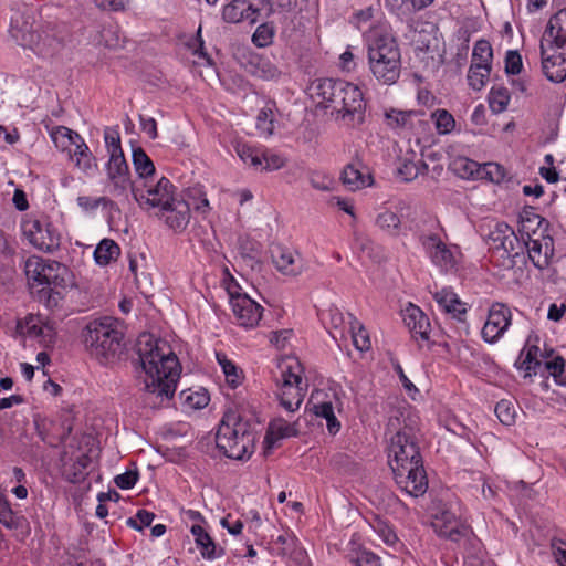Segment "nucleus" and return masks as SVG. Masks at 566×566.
<instances>
[{
  "mask_svg": "<svg viewBox=\"0 0 566 566\" xmlns=\"http://www.w3.org/2000/svg\"><path fill=\"white\" fill-rule=\"evenodd\" d=\"M217 360L222 368L227 382L235 388L242 381V371L230 360L226 354L217 353Z\"/></svg>",
  "mask_w": 566,
  "mask_h": 566,
  "instance_id": "58836bf2",
  "label": "nucleus"
},
{
  "mask_svg": "<svg viewBox=\"0 0 566 566\" xmlns=\"http://www.w3.org/2000/svg\"><path fill=\"white\" fill-rule=\"evenodd\" d=\"M24 522L23 516L17 515L12 509L10 507V504L8 500L0 503V523L9 528V530H18L22 526Z\"/></svg>",
  "mask_w": 566,
  "mask_h": 566,
  "instance_id": "c03bdc74",
  "label": "nucleus"
},
{
  "mask_svg": "<svg viewBox=\"0 0 566 566\" xmlns=\"http://www.w3.org/2000/svg\"><path fill=\"white\" fill-rule=\"evenodd\" d=\"M155 518V514L146 510H138L135 517L127 520V525L130 527L142 531L144 527L149 526Z\"/></svg>",
  "mask_w": 566,
  "mask_h": 566,
  "instance_id": "13d9d810",
  "label": "nucleus"
},
{
  "mask_svg": "<svg viewBox=\"0 0 566 566\" xmlns=\"http://www.w3.org/2000/svg\"><path fill=\"white\" fill-rule=\"evenodd\" d=\"M492 65H481L472 63L468 71V83L475 91L482 90L490 76Z\"/></svg>",
  "mask_w": 566,
  "mask_h": 566,
  "instance_id": "e433bc0d",
  "label": "nucleus"
},
{
  "mask_svg": "<svg viewBox=\"0 0 566 566\" xmlns=\"http://www.w3.org/2000/svg\"><path fill=\"white\" fill-rule=\"evenodd\" d=\"M353 562L356 566H381L380 558L367 549L359 551Z\"/></svg>",
  "mask_w": 566,
  "mask_h": 566,
  "instance_id": "052dcab7",
  "label": "nucleus"
},
{
  "mask_svg": "<svg viewBox=\"0 0 566 566\" xmlns=\"http://www.w3.org/2000/svg\"><path fill=\"white\" fill-rule=\"evenodd\" d=\"M490 108L493 113H502L510 102V93L505 87H493L489 96Z\"/></svg>",
  "mask_w": 566,
  "mask_h": 566,
  "instance_id": "a18cd8bd",
  "label": "nucleus"
},
{
  "mask_svg": "<svg viewBox=\"0 0 566 566\" xmlns=\"http://www.w3.org/2000/svg\"><path fill=\"white\" fill-rule=\"evenodd\" d=\"M285 165V159L270 150H262V165L259 166L260 170H277Z\"/></svg>",
  "mask_w": 566,
  "mask_h": 566,
  "instance_id": "864d4df0",
  "label": "nucleus"
},
{
  "mask_svg": "<svg viewBox=\"0 0 566 566\" xmlns=\"http://www.w3.org/2000/svg\"><path fill=\"white\" fill-rule=\"evenodd\" d=\"M136 353L146 374V402L157 407L170 400L180 377V364L168 343L145 333L137 339Z\"/></svg>",
  "mask_w": 566,
  "mask_h": 566,
  "instance_id": "f257e3e1",
  "label": "nucleus"
},
{
  "mask_svg": "<svg viewBox=\"0 0 566 566\" xmlns=\"http://www.w3.org/2000/svg\"><path fill=\"white\" fill-rule=\"evenodd\" d=\"M528 241L522 242V250H518V253L527 249V254L532 263L535 268L539 270H544L549 265V259L554 254L553 240L551 238L544 239V242L539 240H531L530 235Z\"/></svg>",
  "mask_w": 566,
  "mask_h": 566,
  "instance_id": "412c9836",
  "label": "nucleus"
},
{
  "mask_svg": "<svg viewBox=\"0 0 566 566\" xmlns=\"http://www.w3.org/2000/svg\"><path fill=\"white\" fill-rule=\"evenodd\" d=\"M266 8L271 10V4L266 0H233L223 7L222 19L228 23L248 20L253 24Z\"/></svg>",
  "mask_w": 566,
  "mask_h": 566,
  "instance_id": "4468645a",
  "label": "nucleus"
},
{
  "mask_svg": "<svg viewBox=\"0 0 566 566\" xmlns=\"http://www.w3.org/2000/svg\"><path fill=\"white\" fill-rule=\"evenodd\" d=\"M542 41L551 43V48L566 46V8L556 12L546 25Z\"/></svg>",
  "mask_w": 566,
  "mask_h": 566,
  "instance_id": "5701e85b",
  "label": "nucleus"
},
{
  "mask_svg": "<svg viewBox=\"0 0 566 566\" xmlns=\"http://www.w3.org/2000/svg\"><path fill=\"white\" fill-rule=\"evenodd\" d=\"M233 314L241 326L254 327L262 316V306L247 294L229 292Z\"/></svg>",
  "mask_w": 566,
  "mask_h": 566,
  "instance_id": "dca6fc26",
  "label": "nucleus"
},
{
  "mask_svg": "<svg viewBox=\"0 0 566 566\" xmlns=\"http://www.w3.org/2000/svg\"><path fill=\"white\" fill-rule=\"evenodd\" d=\"M24 238L36 249L53 252L60 248L61 234L46 218L27 217L21 222Z\"/></svg>",
  "mask_w": 566,
  "mask_h": 566,
  "instance_id": "1a4fd4ad",
  "label": "nucleus"
},
{
  "mask_svg": "<svg viewBox=\"0 0 566 566\" xmlns=\"http://www.w3.org/2000/svg\"><path fill=\"white\" fill-rule=\"evenodd\" d=\"M62 272H65V269L60 263L46 264L43 259L39 256H30L24 262V273L29 286L31 289L41 286L39 293L43 296L50 294L51 284L55 279L56 286L63 284Z\"/></svg>",
  "mask_w": 566,
  "mask_h": 566,
  "instance_id": "9d476101",
  "label": "nucleus"
},
{
  "mask_svg": "<svg viewBox=\"0 0 566 566\" xmlns=\"http://www.w3.org/2000/svg\"><path fill=\"white\" fill-rule=\"evenodd\" d=\"M75 144L69 151L72 159L75 160V165L84 172L90 171L93 167H96L95 158L92 155L88 146L85 144L81 136H75Z\"/></svg>",
  "mask_w": 566,
  "mask_h": 566,
  "instance_id": "cd10ccee",
  "label": "nucleus"
},
{
  "mask_svg": "<svg viewBox=\"0 0 566 566\" xmlns=\"http://www.w3.org/2000/svg\"><path fill=\"white\" fill-rule=\"evenodd\" d=\"M9 33L15 42L38 53H44L48 36L42 38L36 28L35 10L25 4L11 11Z\"/></svg>",
  "mask_w": 566,
  "mask_h": 566,
  "instance_id": "0eeeda50",
  "label": "nucleus"
},
{
  "mask_svg": "<svg viewBox=\"0 0 566 566\" xmlns=\"http://www.w3.org/2000/svg\"><path fill=\"white\" fill-rule=\"evenodd\" d=\"M140 127L148 135L150 139H156L158 136L157 133V123L153 117H144L139 115Z\"/></svg>",
  "mask_w": 566,
  "mask_h": 566,
  "instance_id": "338daca9",
  "label": "nucleus"
},
{
  "mask_svg": "<svg viewBox=\"0 0 566 566\" xmlns=\"http://www.w3.org/2000/svg\"><path fill=\"white\" fill-rule=\"evenodd\" d=\"M281 377L277 379L280 405L294 412L303 402L307 382L303 379V367L296 358H289L280 364Z\"/></svg>",
  "mask_w": 566,
  "mask_h": 566,
  "instance_id": "423d86ee",
  "label": "nucleus"
},
{
  "mask_svg": "<svg viewBox=\"0 0 566 566\" xmlns=\"http://www.w3.org/2000/svg\"><path fill=\"white\" fill-rule=\"evenodd\" d=\"M500 184L509 179L507 170L497 163H486L481 165L480 178Z\"/></svg>",
  "mask_w": 566,
  "mask_h": 566,
  "instance_id": "79ce46f5",
  "label": "nucleus"
},
{
  "mask_svg": "<svg viewBox=\"0 0 566 566\" xmlns=\"http://www.w3.org/2000/svg\"><path fill=\"white\" fill-rule=\"evenodd\" d=\"M565 367V360L563 357L557 356L551 361L545 363V368L554 377L555 381L559 385H566V380L563 378Z\"/></svg>",
  "mask_w": 566,
  "mask_h": 566,
  "instance_id": "4d7b16f0",
  "label": "nucleus"
},
{
  "mask_svg": "<svg viewBox=\"0 0 566 566\" xmlns=\"http://www.w3.org/2000/svg\"><path fill=\"white\" fill-rule=\"evenodd\" d=\"M422 245L432 262L439 266L453 265V253L437 234L424 235L421 239Z\"/></svg>",
  "mask_w": 566,
  "mask_h": 566,
  "instance_id": "b1692460",
  "label": "nucleus"
},
{
  "mask_svg": "<svg viewBox=\"0 0 566 566\" xmlns=\"http://www.w3.org/2000/svg\"><path fill=\"white\" fill-rule=\"evenodd\" d=\"M250 72L262 80H276L281 75V71L277 69L275 64H273L270 60L254 56L250 61Z\"/></svg>",
  "mask_w": 566,
  "mask_h": 566,
  "instance_id": "2f4dec72",
  "label": "nucleus"
},
{
  "mask_svg": "<svg viewBox=\"0 0 566 566\" xmlns=\"http://www.w3.org/2000/svg\"><path fill=\"white\" fill-rule=\"evenodd\" d=\"M258 128L263 133L271 135L273 133V119L271 111L262 109L258 115Z\"/></svg>",
  "mask_w": 566,
  "mask_h": 566,
  "instance_id": "0e129e2a",
  "label": "nucleus"
},
{
  "mask_svg": "<svg viewBox=\"0 0 566 566\" xmlns=\"http://www.w3.org/2000/svg\"><path fill=\"white\" fill-rule=\"evenodd\" d=\"M82 339L90 355L102 364L114 363L126 350L124 327L109 316L90 322L82 332Z\"/></svg>",
  "mask_w": 566,
  "mask_h": 566,
  "instance_id": "20e7f679",
  "label": "nucleus"
},
{
  "mask_svg": "<svg viewBox=\"0 0 566 566\" xmlns=\"http://www.w3.org/2000/svg\"><path fill=\"white\" fill-rule=\"evenodd\" d=\"M493 50L489 41L479 40L474 44L472 53V63L481 65H492Z\"/></svg>",
  "mask_w": 566,
  "mask_h": 566,
  "instance_id": "37998d69",
  "label": "nucleus"
},
{
  "mask_svg": "<svg viewBox=\"0 0 566 566\" xmlns=\"http://www.w3.org/2000/svg\"><path fill=\"white\" fill-rule=\"evenodd\" d=\"M313 411L317 417L324 418L327 423L328 432L335 434L340 429V423L334 413V407L332 402H322L314 405Z\"/></svg>",
  "mask_w": 566,
  "mask_h": 566,
  "instance_id": "a19ab883",
  "label": "nucleus"
},
{
  "mask_svg": "<svg viewBox=\"0 0 566 566\" xmlns=\"http://www.w3.org/2000/svg\"><path fill=\"white\" fill-rule=\"evenodd\" d=\"M255 432L249 419L234 410L227 411L219 424L216 443L229 459L242 460L253 451Z\"/></svg>",
  "mask_w": 566,
  "mask_h": 566,
  "instance_id": "39448f33",
  "label": "nucleus"
},
{
  "mask_svg": "<svg viewBox=\"0 0 566 566\" xmlns=\"http://www.w3.org/2000/svg\"><path fill=\"white\" fill-rule=\"evenodd\" d=\"M418 432L405 424L391 437L388 463L398 486L408 495L418 497L428 490L427 474L418 444Z\"/></svg>",
  "mask_w": 566,
  "mask_h": 566,
  "instance_id": "f03ea898",
  "label": "nucleus"
},
{
  "mask_svg": "<svg viewBox=\"0 0 566 566\" xmlns=\"http://www.w3.org/2000/svg\"><path fill=\"white\" fill-rule=\"evenodd\" d=\"M76 201H77V205L86 211L94 210V209L98 208L99 206H103V207H113L114 206V202L106 197L93 198V197H88V196H80V197H77Z\"/></svg>",
  "mask_w": 566,
  "mask_h": 566,
  "instance_id": "5fc2aeb1",
  "label": "nucleus"
},
{
  "mask_svg": "<svg viewBox=\"0 0 566 566\" xmlns=\"http://www.w3.org/2000/svg\"><path fill=\"white\" fill-rule=\"evenodd\" d=\"M365 101L361 90L347 82L340 96V107L337 114V120L340 119L348 125L360 124L364 120Z\"/></svg>",
  "mask_w": 566,
  "mask_h": 566,
  "instance_id": "f8f14e48",
  "label": "nucleus"
},
{
  "mask_svg": "<svg viewBox=\"0 0 566 566\" xmlns=\"http://www.w3.org/2000/svg\"><path fill=\"white\" fill-rule=\"evenodd\" d=\"M432 527L439 536L455 543L469 534L468 526L463 525L455 514L450 511H442L439 515H436L432 521Z\"/></svg>",
  "mask_w": 566,
  "mask_h": 566,
  "instance_id": "a211bd4d",
  "label": "nucleus"
},
{
  "mask_svg": "<svg viewBox=\"0 0 566 566\" xmlns=\"http://www.w3.org/2000/svg\"><path fill=\"white\" fill-rule=\"evenodd\" d=\"M107 176L111 181V193L114 197H123V201H128V189L136 185L130 180L129 167L124 153L112 154L107 164Z\"/></svg>",
  "mask_w": 566,
  "mask_h": 566,
  "instance_id": "ddd939ff",
  "label": "nucleus"
},
{
  "mask_svg": "<svg viewBox=\"0 0 566 566\" xmlns=\"http://www.w3.org/2000/svg\"><path fill=\"white\" fill-rule=\"evenodd\" d=\"M105 144L109 156L112 154H122L120 137L118 132L107 129L104 134Z\"/></svg>",
  "mask_w": 566,
  "mask_h": 566,
  "instance_id": "680f3d73",
  "label": "nucleus"
},
{
  "mask_svg": "<svg viewBox=\"0 0 566 566\" xmlns=\"http://www.w3.org/2000/svg\"><path fill=\"white\" fill-rule=\"evenodd\" d=\"M348 318L354 346L360 352L369 349L370 339L364 326L352 314H348Z\"/></svg>",
  "mask_w": 566,
  "mask_h": 566,
  "instance_id": "ea45409f",
  "label": "nucleus"
},
{
  "mask_svg": "<svg viewBox=\"0 0 566 566\" xmlns=\"http://www.w3.org/2000/svg\"><path fill=\"white\" fill-rule=\"evenodd\" d=\"M522 57L517 51H507L505 56V72L507 74L516 75L522 71Z\"/></svg>",
  "mask_w": 566,
  "mask_h": 566,
  "instance_id": "bf43d9fd",
  "label": "nucleus"
},
{
  "mask_svg": "<svg viewBox=\"0 0 566 566\" xmlns=\"http://www.w3.org/2000/svg\"><path fill=\"white\" fill-rule=\"evenodd\" d=\"M156 214L163 218L171 230L180 233L187 228L190 221V205L177 198L169 207L157 211Z\"/></svg>",
  "mask_w": 566,
  "mask_h": 566,
  "instance_id": "6ab92c4d",
  "label": "nucleus"
},
{
  "mask_svg": "<svg viewBox=\"0 0 566 566\" xmlns=\"http://www.w3.org/2000/svg\"><path fill=\"white\" fill-rule=\"evenodd\" d=\"M275 29L272 23L260 24L252 35V42L258 48H266L272 44Z\"/></svg>",
  "mask_w": 566,
  "mask_h": 566,
  "instance_id": "49530a36",
  "label": "nucleus"
},
{
  "mask_svg": "<svg viewBox=\"0 0 566 566\" xmlns=\"http://www.w3.org/2000/svg\"><path fill=\"white\" fill-rule=\"evenodd\" d=\"M427 170H428V165L422 160L413 161L412 159L400 158L399 165L397 167V175L403 181H412L420 174H426Z\"/></svg>",
  "mask_w": 566,
  "mask_h": 566,
  "instance_id": "473e14b6",
  "label": "nucleus"
},
{
  "mask_svg": "<svg viewBox=\"0 0 566 566\" xmlns=\"http://www.w3.org/2000/svg\"><path fill=\"white\" fill-rule=\"evenodd\" d=\"M310 182L313 188L322 191H327L331 189L332 179L319 174H312Z\"/></svg>",
  "mask_w": 566,
  "mask_h": 566,
  "instance_id": "774afa93",
  "label": "nucleus"
},
{
  "mask_svg": "<svg viewBox=\"0 0 566 566\" xmlns=\"http://www.w3.org/2000/svg\"><path fill=\"white\" fill-rule=\"evenodd\" d=\"M130 192L136 202L144 210H164L177 199V197H175V186L166 177H161L155 184L150 180L142 184L136 182V185L132 186Z\"/></svg>",
  "mask_w": 566,
  "mask_h": 566,
  "instance_id": "6e6552de",
  "label": "nucleus"
},
{
  "mask_svg": "<svg viewBox=\"0 0 566 566\" xmlns=\"http://www.w3.org/2000/svg\"><path fill=\"white\" fill-rule=\"evenodd\" d=\"M402 317L406 326L417 342L429 340L430 322L419 306L409 304L402 311Z\"/></svg>",
  "mask_w": 566,
  "mask_h": 566,
  "instance_id": "aec40b11",
  "label": "nucleus"
},
{
  "mask_svg": "<svg viewBox=\"0 0 566 566\" xmlns=\"http://www.w3.org/2000/svg\"><path fill=\"white\" fill-rule=\"evenodd\" d=\"M345 87H347V82L344 80L317 78L308 85L307 92L317 107L329 109L331 115L337 119L340 96Z\"/></svg>",
  "mask_w": 566,
  "mask_h": 566,
  "instance_id": "9b49d317",
  "label": "nucleus"
},
{
  "mask_svg": "<svg viewBox=\"0 0 566 566\" xmlns=\"http://www.w3.org/2000/svg\"><path fill=\"white\" fill-rule=\"evenodd\" d=\"M75 136L81 135L65 126H57L51 132V138L54 145L62 151L71 150L75 144Z\"/></svg>",
  "mask_w": 566,
  "mask_h": 566,
  "instance_id": "4c0bfd02",
  "label": "nucleus"
},
{
  "mask_svg": "<svg viewBox=\"0 0 566 566\" xmlns=\"http://www.w3.org/2000/svg\"><path fill=\"white\" fill-rule=\"evenodd\" d=\"M417 115L415 111H397L390 109L386 113V119L388 126L391 128L407 127L410 124V118Z\"/></svg>",
  "mask_w": 566,
  "mask_h": 566,
  "instance_id": "8fccbe9b",
  "label": "nucleus"
},
{
  "mask_svg": "<svg viewBox=\"0 0 566 566\" xmlns=\"http://www.w3.org/2000/svg\"><path fill=\"white\" fill-rule=\"evenodd\" d=\"M342 180L350 190H357L369 185L370 176L364 175L356 164H348L343 172Z\"/></svg>",
  "mask_w": 566,
  "mask_h": 566,
  "instance_id": "f704fd0d",
  "label": "nucleus"
},
{
  "mask_svg": "<svg viewBox=\"0 0 566 566\" xmlns=\"http://www.w3.org/2000/svg\"><path fill=\"white\" fill-rule=\"evenodd\" d=\"M272 258L275 268L285 275L295 276L303 271L302 259L294 251L279 247Z\"/></svg>",
  "mask_w": 566,
  "mask_h": 566,
  "instance_id": "393cba45",
  "label": "nucleus"
},
{
  "mask_svg": "<svg viewBox=\"0 0 566 566\" xmlns=\"http://www.w3.org/2000/svg\"><path fill=\"white\" fill-rule=\"evenodd\" d=\"M436 124V129L439 134L446 135L454 129V117L447 109H437L431 115Z\"/></svg>",
  "mask_w": 566,
  "mask_h": 566,
  "instance_id": "de8ad7c7",
  "label": "nucleus"
},
{
  "mask_svg": "<svg viewBox=\"0 0 566 566\" xmlns=\"http://www.w3.org/2000/svg\"><path fill=\"white\" fill-rule=\"evenodd\" d=\"M512 313L502 303H494L489 310L488 319L482 328V337L486 343H496L511 325Z\"/></svg>",
  "mask_w": 566,
  "mask_h": 566,
  "instance_id": "2eb2a0df",
  "label": "nucleus"
},
{
  "mask_svg": "<svg viewBox=\"0 0 566 566\" xmlns=\"http://www.w3.org/2000/svg\"><path fill=\"white\" fill-rule=\"evenodd\" d=\"M545 41L541 42L542 70L546 78L553 83H562L566 78V53L546 55Z\"/></svg>",
  "mask_w": 566,
  "mask_h": 566,
  "instance_id": "4be33fe9",
  "label": "nucleus"
},
{
  "mask_svg": "<svg viewBox=\"0 0 566 566\" xmlns=\"http://www.w3.org/2000/svg\"><path fill=\"white\" fill-rule=\"evenodd\" d=\"M495 415L497 416L499 420L505 424L511 426L515 422V408L511 405V402L506 400H501L495 406Z\"/></svg>",
  "mask_w": 566,
  "mask_h": 566,
  "instance_id": "3c124183",
  "label": "nucleus"
},
{
  "mask_svg": "<svg viewBox=\"0 0 566 566\" xmlns=\"http://www.w3.org/2000/svg\"><path fill=\"white\" fill-rule=\"evenodd\" d=\"M120 253L119 245L111 239H103L94 251V259L99 265H107L116 260Z\"/></svg>",
  "mask_w": 566,
  "mask_h": 566,
  "instance_id": "72a5a7b5",
  "label": "nucleus"
},
{
  "mask_svg": "<svg viewBox=\"0 0 566 566\" xmlns=\"http://www.w3.org/2000/svg\"><path fill=\"white\" fill-rule=\"evenodd\" d=\"M451 168L461 178H480L481 165L467 157L454 158Z\"/></svg>",
  "mask_w": 566,
  "mask_h": 566,
  "instance_id": "c9c22d12",
  "label": "nucleus"
},
{
  "mask_svg": "<svg viewBox=\"0 0 566 566\" xmlns=\"http://www.w3.org/2000/svg\"><path fill=\"white\" fill-rule=\"evenodd\" d=\"M490 245L495 250H503L509 258L518 255L522 242L514 230L505 222H497L488 235Z\"/></svg>",
  "mask_w": 566,
  "mask_h": 566,
  "instance_id": "f3484780",
  "label": "nucleus"
},
{
  "mask_svg": "<svg viewBox=\"0 0 566 566\" xmlns=\"http://www.w3.org/2000/svg\"><path fill=\"white\" fill-rule=\"evenodd\" d=\"M375 224L386 234L390 237H398L401 231V219L391 210L385 209L380 211L376 219Z\"/></svg>",
  "mask_w": 566,
  "mask_h": 566,
  "instance_id": "7c9ffc66",
  "label": "nucleus"
},
{
  "mask_svg": "<svg viewBox=\"0 0 566 566\" xmlns=\"http://www.w3.org/2000/svg\"><path fill=\"white\" fill-rule=\"evenodd\" d=\"M368 66L376 81L384 85L395 84L401 73L400 48L394 35L375 28L367 36Z\"/></svg>",
  "mask_w": 566,
  "mask_h": 566,
  "instance_id": "7ed1b4c3",
  "label": "nucleus"
},
{
  "mask_svg": "<svg viewBox=\"0 0 566 566\" xmlns=\"http://www.w3.org/2000/svg\"><path fill=\"white\" fill-rule=\"evenodd\" d=\"M190 531L195 536L196 545L200 549L201 556L205 559L212 560L224 555V549L217 547L214 541L202 526L195 524L191 526Z\"/></svg>",
  "mask_w": 566,
  "mask_h": 566,
  "instance_id": "a878e982",
  "label": "nucleus"
},
{
  "mask_svg": "<svg viewBox=\"0 0 566 566\" xmlns=\"http://www.w3.org/2000/svg\"><path fill=\"white\" fill-rule=\"evenodd\" d=\"M63 463L64 473L71 483H81L85 480L88 474V467L92 463V459L87 453H81L76 457L75 461L67 467V452H63L61 455Z\"/></svg>",
  "mask_w": 566,
  "mask_h": 566,
  "instance_id": "bb28decb",
  "label": "nucleus"
},
{
  "mask_svg": "<svg viewBox=\"0 0 566 566\" xmlns=\"http://www.w3.org/2000/svg\"><path fill=\"white\" fill-rule=\"evenodd\" d=\"M514 365L517 369L523 370L525 373L524 378H527L537 374V369L542 366V361L539 359L526 357L524 356V353H520Z\"/></svg>",
  "mask_w": 566,
  "mask_h": 566,
  "instance_id": "603ef678",
  "label": "nucleus"
},
{
  "mask_svg": "<svg viewBox=\"0 0 566 566\" xmlns=\"http://www.w3.org/2000/svg\"><path fill=\"white\" fill-rule=\"evenodd\" d=\"M133 165L139 178L135 182L142 184L155 175L156 169L153 160L139 146L133 148Z\"/></svg>",
  "mask_w": 566,
  "mask_h": 566,
  "instance_id": "c756f323",
  "label": "nucleus"
},
{
  "mask_svg": "<svg viewBox=\"0 0 566 566\" xmlns=\"http://www.w3.org/2000/svg\"><path fill=\"white\" fill-rule=\"evenodd\" d=\"M138 480V473L136 471H126L122 474L115 476V484L123 489L128 490L132 489Z\"/></svg>",
  "mask_w": 566,
  "mask_h": 566,
  "instance_id": "e2e57ef3",
  "label": "nucleus"
},
{
  "mask_svg": "<svg viewBox=\"0 0 566 566\" xmlns=\"http://www.w3.org/2000/svg\"><path fill=\"white\" fill-rule=\"evenodd\" d=\"M237 153L243 163L259 169L262 165V150L247 144L238 145Z\"/></svg>",
  "mask_w": 566,
  "mask_h": 566,
  "instance_id": "09e8293b",
  "label": "nucleus"
},
{
  "mask_svg": "<svg viewBox=\"0 0 566 566\" xmlns=\"http://www.w3.org/2000/svg\"><path fill=\"white\" fill-rule=\"evenodd\" d=\"M433 298L444 313L450 312L449 305H451V303H458V295L451 289L447 287L436 292Z\"/></svg>",
  "mask_w": 566,
  "mask_h": 566,
  "instance_id": "6e6d98bb",
  "label": "nucleus"
},
{
  "mask_svg": "<svg viewBox=\"0 0 566 566\" xmlns=\"http://www.w3.org/2000/svg\"><path fill=\"white\" fill-rule=\"evenodd\" d=\"M186 401L195 409H202L209 402L207 392H191L186 397Z\"/></svg>",
  "mask_w": 566,
  "mask_h": 566,
  "instance_id": "69168bd1",
  "label": "nucleus"
},
{
  "mask_svg": "<svg viewBox=\"0 0 566 566\" xmlns=\"http://www.w3.org/2000/svg\"><path fill=\"white\" fill-rule=\"evenodd\" d=\"M296 434L297 430L293 424H290L282 418H276L270 422L264 441L268 444V449H271L277 440Z\"/></svg>",
  "mask_w": 566,
  "mask_h": 566,
  "instance_id": "c85d7f7f",
  "label": "nucleus"
}]
</instances>
